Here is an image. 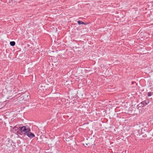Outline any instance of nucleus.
Segmentation results:
<instances>
[{
	"mask_svg": "<svg viewBox=\"0 0 153 153\" xmlns=\"http://www.w3.org/2000/svg\"><path fill=\"white\" fill-rule=\"evenodd\" d=\"M153 94V92H149L147 93V96L149 97L151 96Z\"/></svg>",
	"mask_w": 153,
	"mask_h": 153,
	"instance_id": "8",
	"label": "nucleus"
},
{
	"mask_svg": "<svg viewBox=\"0 0 153 153\" xmlns=\"http://www.w3.org/2000/svg\"><path fill=\"white\" fill-rule=\"evenodd\" d=\"M148 133H150V134L152 136H153V132L152 131V130L149 131V132H148Z\"/></svg>",
	"mask_w": 153,
	"mask_h": 153,
	"instance_id": "10",
	"label": "nucleus"
},
{
	"mask_svg": "<svg viewBox=\"0 0 153 153\" xmlns=\"http://www.w3.org/2000/svg\"><path fill=\"white\" fill-rule=\"evenodd\" d=\"M88 24V23H84V24H83V25H87Z\"/></svg>",
	"mask_w": 153,
	"mask_h": 153,
	"instance_id": "12",
	"label": "nucleus"
},
{
	"mask_svg": "<svg viewBox=\"0 0 153 153\" xmlns=\"http://www.w3.org/2000/svg\"><path fill=\"white\" fill-rule=\"evenodd\" d=\"M10 44L11 46H13L15 45L16 43L14 41H11L10 42Z\"/></svg>",
	"mask_w": 153,
	"mask_h": 153,
	"instance_id": "6",
	"label": "nucleus"
},
{
	"mask_svg": "<svg viewBox=\"0 0 153 153\" xmlns=\"http://www.w3.org/2000/svg\"><path fill=\"white\" fill-rule=\"evenodd\" d=\"M19 130L17 131V134L21 135H23L25 136L26 134L29 131H30V128L27 126H19Z\"/></svg>",
	"mask_w": 153,
	"mask_h": 153,
	"instance_id": "1",
	"label": "nucleus"
},
{
	"mask_svg": "<svg viewBox=\"0 0 153 153\" xmlns=\"http://www.w3.org/2000/svg\"><path fill=\"white\" fill-rule=\"evenodd\" d=\"M1 104L0 103V105Z\"/></svg>",
	"mask_w": 153,
	"mask_h": 153,
	"instance_id": "15",
	"label": "nucleus"
},
{
	"mask_svg": "<svg viewBox=\"0 0 153 153\" xmlns=\"http://www.w3.org/2000/svg\"><path fill=\"white\" fill-rule=\"evenodd\" d=\"M21 97L23 98L24 101H27L29 100L30 96L29 93L27 92H26L24 93L21 94Z\"/></svg>",
	"mask_w": 153,
	"mask_h": 153,
	"instance_id": "2",
	"label": "nucleus"
},
{
	"mask_svg": "<svg viewBox=\"0 0 153 153\" xmlns=\"http://www.w3.org/2000/svg\"><path fill=\"white\" fill-rule=\"evenodd\" d=\"M77 22L79 25H83L84 24V22H83L80 21H78Z\"/></svg>",
	"mask_w": 153,
	"mask_h": 153,
	"instance_id": "7",
	"label": "nucleus"
},
{
	"mask_svg": "<svg viewBox=\"0 0 153 153\" xmlns=\"http://www.w3.org/2000/svg\"><path fill=\"white\" fill-rule=\"evenodd\" d=\"M29 137L30 139L32 138L35 137L34 134L31 132V130L29 131L27 134H26Z\"/></svg>",
	"mask_w": 153,
	"mask_h": 153,
	"instance_id": "3",
	"label": "nucleus"
},
{
	"mask_svg": "<svg viewBox=\"0 0 153 153\" xmlns=\"http://www.w3.org/2000/svg\"><path fill=\"white\" fill-rule=\"evenodd\" d=\"M149 100H147L142 101L141 103L142 105H143L142 106H144L147 105L148 103H149Z\"/></svg>",
	"mask_w": 153,
	"mask_h": 153,
	"instance_id": "5",
	"label": "nucleus"
},
{
	"mask_svg": "<svg viewBox=\"0 0 153 153\" xmlns=\"http://www.w3.org/2000/svg\"><path fill=\"white\" fill-rule=\"evenodd\" d=\"M28 71L31 72V71H32V68H29L28 69Z\"/></svg>",
	"mask_w": 153,
	"mask_h": 153,
	"instance_id": "11",
	"label": "nucleus"
},
{
	"mask_svg": "<svg viewBox=\"0 0 153 153\" xmlns=\"http://www.w3.org/2000/svg\"><path fill=\"white\" fill-rule=\"evenodd\" d=\"M13 129H14V130L16 131L18 129L19 130V127H16V126L14 127L13 128Z\"/></svg>",
	"mask_w": 153,
	"mask_h": 153,
	"instance_id": "9",
	"label": "nucleus"
},
{
	"mask_svg": "<svg viewBox=\"0 0 153 153\" xmlns=\"http://www.w3.org/2000/svg\"><path fill=\"white\" fill-rule=\"evenodd\" d=\"M1 108H2V107H1V108H0V109Z\"/></svg>",
	"mask_w": 153,
	"mask_h": 153,
	"instance_id": "14",
	"label": "nucleus"
},
{
	"mask_svg": "<svg viewBox=\"0 0 153 153\" xmlns=\"http://www.w3.org/2000/svg\"><path fill=\"white\" fill-rule=\"evenodd\" d=\"M146 136H147V135H146V134H145V137H146Z\"/></svg>",
	"mask_w": 153,
	"mask_h": 153,
	"instance_id": "13",
	"label": "nucleus"
},
{
	"mask_svg": "<svg viewBox=\"0 0 153 153\" xmlns=\"http://www.w3.org/2000/svg\"><path fill=\"white\" fill-rule=\"evenodd\" d=\"M18 94L15 96V97L17 99V100L18 101L24 100V99H23V98L21 97V94Z\"/></svg>",
	"mask_w": 153,
	"mask_h": 153,
	"instance_id": "4",
	"label": "nucleus"
}]
</instances>
